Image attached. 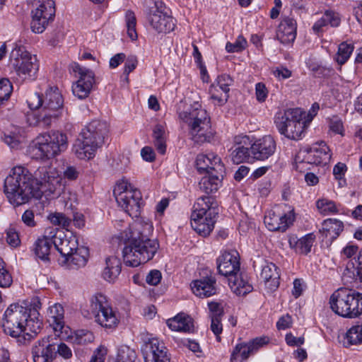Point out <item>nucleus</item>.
<instances>
[{"instance_id":"aec40b11","label":"nucleus","mask_w":362,"mask_h":362,"mask_svg":"<svg viewBox=\"0 0 362 362\" xmlns=\"http://www.w3.org/2000/svg\"><path fill=\"white\" fill-rule=\"evenodd\" d=\"M276 148V141L270 135L259 138L253 143L251 142V154L252 158L256 160L267 159L274 153Z\"/></svg>"},{"instance_id":"4468645a","label":"nucleus","mask_w":362,"mask_h":362,"mask_svg":"<svg viewBox=\"0 0 362 362\" xmlns=\"http://www.w3.org/2000/svg\"><path fill=\"white\" fill-rule=\"evenodd\" d=\"M54 15L55 4L53 0H38L36 8L32 11V30L35 33H43Z\"/></svg>"},{"instance_id":"c756f323","label":"nucleus","mask_w":362,"mask_h":362,"mask_svg":"<svg viewBox=\"0 0 362 362\" xmlns=\"http://www.w3.org/2000/svg\"><path fill=\"white\" fill-rule=\"evenodd\" d=\"M89 255V251L87 247H76L70 256L64 257V259H60L62 264H66L70 269H78L83 267L87 262Z\"/></svg>"},{"instance_id":"bb28decb","label":"nucleus","mask_w":362,"mask_h":362,"mask_svg":"<svg viewBox=\"0 0 362 362\" xmlns=\"http://www.w3.org/2000/svg\"><path fill=\"white\" fill-rule=\"evenodd\" d=\"M54 245L62 255V259L70 256L76 249L78 243L75 237L67 238L63 233H55L53 230Z\"/></svg>"},{"instance_id":"13d9d810","label":"nucleus","mask_w":362,"mask_h":362,"mask_svg":"<svg viewBox=\"0 0 362 362\" xmlns=\"http://www.w3.org/2000/svg\"><path fill=\"white\" fill-rule=\"evenodd\" d=\"M211 319L210 329L216 336L218 341H221L220 334L223 331V325L221 323L222 317H209Z\"/></svg>"},{"instance_id":"dca6fc26","label":"nucleus","mask_w":362,"mask_h":362,"mask_svg":"<svg viewBox=\"0 0 362 362\" xmlns=\"http://www.w3.org/2000/svg\"><path fill=\"white\" fill-rule=\"evenodd\" d=\"M55 341L52 336L39 339L32 349L34 362H52L56 358Z\"/></svg>"},{"instance_id":"49530a36","label":"nucleus","mask_w":362,"mask_h":362,"mask_svg":"<svg viewBox=\"0 0 362 362\" xmlns=\"http://www.w3.org/2000/svg\"><path fill=\"white\" fill-rule=\"evenodd\" d=\"M136 353L129 346H124L119 349L116 358H112L108 362H135Z\"/></svg>"},{"instance_id":"0e129e2a","label":"nucleus","mask_w":362,"mask_h":362,"mask_svg":"<svg viewBox=\"0 0 362 362\" xmlns=\"http://www.w3.org/2000/svg\"><path fill=\"white\" fill-rule=\"evenodd\" d=\"M269 342L267 337H257L250 341L247 344L251 349L252 354L257 351L263 346L266 345Z\"/></svg>"},{"instance_id":"bf43d9fd","label":"nucleus","mask_w":362,"mask_h":362,"mask_svg":"<svg viewBox=\"0 0 362 362\" xmlns=\"http://www.w3.org/2000/svg\"><path fill=\"white\" fill-rule=\"evenodd\" d=\"M13 282V278L10 272L6 269L5 264L0 267V287H9Z\"/></svg>"},{"instance_id":"e433bc0d","label":"nucleus","mask_w":362,"mask_h":362,"mask_svg":"<svg viewBox=\"0 0 362 362\" xmlns=\"http://www.w3.org/2000/svg\"><path fill=\"white\" fill-rule=\"evenodd\" d=\"M203 177L199 182V187L201 191L210 194L218 190L223 174L218 173H210Z\"/></svg>"},{"instance_id":"6e6d98bb","label":"nucleus","mask_w":362,"mask_h":362,"mask_svg":"<svg viewBox=\"0 0 362 362\" xmlns=\"http://www.w3.org/2000/svg\"><path fill=\"white\" fill-rule=\"evenodd\" d=\"M247 40L243 36L240 35L233 43L228 42L226 45V49L228 52H239L245 49Z\"/></svg>"},{"instance_id":"9b49d317","label":"nucleus","mask_w":362,"mask_h":362,"mask_svg":"<svg viewBox=\"0 0 362 362\" xmlns=\"http://www.w3.org/2000/svg\"><path fill=\"white\" fill-rule=\"evenodd\" d=\"M10 66L22 80L33 81L36 78L38 65L37 59L24 47L15 45L10 54Z\"/></svg>"},{"instance_id":"603ef678","label":"nucleus","mask_w":362,"mask_h":362,"mask_svg":"<svg viewBox=\"0 0 362 362\" xmlns=\"http://www.w3.org/2000/svg\"><path fill=\"white\" fill-rule=\"evenodd\" d=\"M93 332L86 329H80L75 332L74 341L76 344L85 345L94 341Z\"/></svg>"},{"instance_id":"f257e3e1","label":"nucleus","mask_w":362,"mask_h":362,"mask_svg":"<svg viewBox=\"0 0 362 362\" xmlns=\"http://www.w3.org/2000/svg\"><path fill=\"white\" fill-rule=\"evenodd\" d=\"M61 186V178L52 166L39 167L35 176L28 168L18 165L13 168L4 180V193L8 202L18 206L33 198L42 197L43 191L54 193Z\"/></svg>"},{"instance_id":"7c9ffc66","label":"nucleus","mask_w":362,"mask_h":362,"mask_svg":"<svg viewBox=\"0 0 362 362\" xmlns=\"http://www.w3.org/2000/svg\"><path fill=\"white\" fill-rule=\"evenodd\" d=\"M315 238L316 237L313 233H308L300 238L292 235L288 237V244L296 253L308 255L311 251Z\"/></svg>"},{"instance_id":"4be33fe9","label":"nucleus","mask_w":362,"mask_h":362,"mask_svg":"<svg viewBox=\"0 0 362 362\" xmlns=\"http://www.w3.org/2000/svg\"><path fill=\"white\" fill-rule=\"evenodd\" d=\"M234 142L235 146L230 154L234 163L248 162L252 158L250 150L251 140L248 136H237L235 137Z\"/></svg>"},{"instance_id":"e2e57ef3","label":"nucleus","mask_w":362,"mask_h":362,"mask_svg":"<svg viewBox=\"0 0 362 362\" xmlns=\"http://www.w3.org/2000/svg\"><path fill=\"white\" fill-rule=\"evenodd\" d=\"M268 90L264 83H257L255 85V96L258 102H264L268 96Z\"/></svg>"},{"instance_id":"7ed1b4c3","label":"nucleus","mask_w":362,"mask_h":362,"mask_svg":"<svg viewBox=\"0 0 362 362\" xmlns=\"http://www.w3.org/2000/svg\"><path fill=\"white\" fill-rule=\"evenodd\" d=\"M41 303L37 297L31 299L24 305L11 304L4 313V331L14 338L29 334V332L37 333L41 327L39 310Z\"/></svg>"},{"instance_id":"c85d7f7f","label":"nucleus","mask_w":362,"mask_h":362,"mask_svg":"<svg viewBox=\"0 0 362 362\" xmlns=\"http://www.w3.org/2000/svg\"><path fill=\"white\" fill-rule=\"evenodd\" d=\"M64 310L62 305L55 303L47 310V322L52 327L55 335L59 337L64 328Z\"/></svg>"},{"instance_id":"09e8293b","label":"nucleus","mask_w":362,"mask_h":362,"mask_svg":"<svg viewBox=\"0 0 362 362\" xmlns=\"http://www.w3.org/2000/svg\"><path fill=\"white\" fill-rule=\"evenodd\" d=\"M21 129H16L15 131L11 132L7 134H4V141L11 148H18L21 142L24 140V136L22 135Z\"/></svg>"},{"instance_id":"cd10ccee","label":"nucleus","mask_w":362,"mask_h":362,"mask_svg":"<svg viewBox=\"0 0 362 362\" xmlns=\"http://www.w3.org/2000/svg\"><path fill=\"white\" fill-rule=\"evenodd\" d=\"M260 277L263 279L265 286L274 291L279 286L280 272L279 269L272 262H265L262 267Z\"/></svg>"},{"instance_id":"a18cd8bd","label":"nucleus","mask_w":362,"mask_h":362,"mask_svg":"<svg viewBox=\"0 0 362 362\" xmlns=\"http://www.w3.org/2000/svg\"><path fill=\"white\" fill-rule=\"evenodd\" d=\"M353 50V45L342 42L339 45L338 52L334 59L339 65H342L349 59Z\"/></svg>"},{"instance_id":"f8f14e48","label":"nucleus","mask_w":362,"mask_h":362,"mask_svg":"<svg viewBox=\"0 0 362 362\" xmlns=\"http://www.w3.org/2000/svg\"><path fill=\"white\" fill-rule=\"evenodd\" d=\"M118 205L130 216L136 217L139 214L141 193L133 189L126 180L118 182L113 190Z\"/></svg>"},{"instance_id":"5701e85b","label":"nucleus","mask_w":362,"mask_h":362,"mask_svg":"<svg viewBox=\"0 0 362 362\" xmlns=\"http://www.w3.org/2000/svg\"><path fill=\"white\" fill-rule=\"evenodd\" d=\"M192 292L200 298H208L217 292L216 280L215 276L206 275L191 283Z\"/></svg>"},{"instance_id":"338daca9","label":"nucleus","mask_w":362,"mask_h":362,"mask_svg":"<svg viewBox=\"0 0 362 362\" xmlns=\"http://www.w3.org/2000/svg\"><path fill=\"white\" fill-rule=\"evenodd\" d=\"M347 167L344 163H338L333 168V175L337 180H339V182L343 180V182H345V180L343 179ZM339 184L341 185V182H339Z\"/></svg>"},{"instance_id":"412c9836","label":"nucleus","mask_w":362,"mask_h":362,"mask_svg":"<svg viewBox=\"0 0 362 362\" xmlns=\"http://www.w3.org/2000/svg\"><path fill=\"white\" fill-rule=\"evenodd\" d=\"M196 165L200 173H225L224 165L221 158L214 153L199 154L196 159Z\"/></svg>"},{"instance_id":"c03bdc74","label":"nucleus","mask_w":362,"mask_h":362,"mask_svg":"<svg viewBox=\"0 0 362 362\" xmlns=\"http://www.w3.org/2000/svg\"><path fill=\"white\" fill-rule=\"evenodd\" d=\"M346 340L349 345L362 344V323H358L350 327L346 333Z\"/></svg>"},{"instance_id":"9d476101","label":"nucleus","mask_w":362,"mask_h":362,"mask_svg":"<svg viewBox=\"0 0 362 362\" xmlns=\"http://www.w3.org/2000/svg\"><path fill=\"white\" fill-rule=\"evenodd\" d=\"M146 13L151 28L158 33H168L175 27V20L161 1L145 0Z\"/></svg>"},{"instance_id":"39448f33","label":"nucleus","mask_w":362,"mask_h":362,"mask_svg":"<svg viewBox=\"0 0 362 362\" xmlns=\"http://www.w3.org/2000/svg\"><path fill=\"white\" fill-rule=\"evenodd\" d=\"M179 117L188 125L195 142L209 141L211 136L210 117L199 102H194L187 111L180 112Z\"/></svg>"},{"instance_id":"f704fd0d","label":"nucleus","mask_w":362,"mask_h":362,"mask_svg":"<svg viewBox=\"0 0 362 362\" xmlns=\"http://www.w3.org/2000/svg\"><path fill=\"white\" fill-rule=\"evenodd\" d=\"M341 22L339 14L332 11H326L322 16L313 25V31L318 34L323 32L324 28L330 25L332 27H337Z\"/></svg>"},{"instance_id":"423d86ee","label":"nucleus","mask_w":362,"mask_h":362,"mask_svg":"<svg viewBox=\"0 0 362 362\" xmlns=\"http://www.w3.org/2000/svg\"><path fill=\"white\" fill-rule=\"evenodd\" d=\"M67 147L66 135L54 131L37 136L30 146V153L37 160L50 159L64 151Z\"/></svg>"},{"instance_id":"72a5a7b5","label":"nucleus","mask_w":362,"mask_h":362,"mask_svg":"<svg viewBox=\"0 0 362 362\" xmlns=\"http://www.w3.org/2000/svg\"><path fill=\"white\" fill-rule=\"evenodd\" d=\"M168 327L176 332H192L194 323L192 319L182 313L178 314L173 318L168 319L166 322Z\"/></svg>"},{"instance_id":"680f3d73","label":"nucleus","mask_w":362,"mask_h":362,"mask_svg":"<svg viewBox=\"0 0 362 362\" xmlns=\"http://www.w3.org/2000/svg\"><path fill=\"white\" fill-rule=\"evenodd\" d=\"M55 352L56 356L59 354L65 359H69L72 356V352L70 348L64 343H58L57 340L55 341Z\"/></svg>"},{"instance_id":"79ce46f5","label":"nucleus","mask_w":362,"mask_h":362,"mask_svg":"<svg viewBox=\"0 0 362 362\" xmlns=\"http://www.w3.org/2000/svg\"><path fill=\"white\" fill-rule=\"evenodd\" d=\"M322 228L325 230L327 235H331L332 238H336L344 229V224L342 221L336 218H327L322 223Z\"/></svg>"},{"instance_id":"774afa93","label":"nucleus","mask_w":362,"mask_h":362,"mask_svg":"<svg viewBox=\"0 0 362 362\" xmlns=\"http://www.w3.org/2000/svg\"><path fill=\"white\" fill-rule=\"evenodd\" d=\"M138 60L136 56H129L124 64V73L128 76L133 70H134L137 66Z\"/></svg>"},{"instance_id":"b1692460","label":"nucleus","mask_w":362,"mask_h":362,"mask_svg":"<svg viewBox=\"0 0 362 362\" xmlns=\"http://www.w3.org/2000/svg\"><path fill=\"white\" fill-rule=\"evenodd\" d=\"M98 148V146L79 134L73 144L72 152L78 159L90 160L95 156Z\"/></svg>"},{"instance_id":"473e14b6","label":"nucleus","mask_w":362,"mask_h":362,"mask_svg":"<svg viewBox=\"0 0 362 362\" xmlns=\"http://www.w3.org/2000/svg\"><path fill=\"white\" fill-rule=\"evenodd\" d=\"M53 229H50L48 235H43L39 238L34 244V252L35 255L42 260L49 259L51 248L54 245Z\"/></svg>"},{"instance_id":"ddd939ff","label":"nucleus","mask_w":362,"mask_h":362,"mask_svg":"<svg viewBox=\"0 0 362 362\" xmlns=\"http://www.w3.org/2000/svg\"><path fill=\"white\" fill-rule=\"evenodd\" d=\"M330 159V150L324 141L314 144L311 147L301 148L296 157V162L316 165H325Z\"/></svg>"},{"instance_id":"ea45409f","label":"nucleus","mask_w":362,"mask_h":362,"mask_svg":"<svg viewBox=\"0 0 362 362\" xmlns=\"http://www.w3.org/2000/svg\"><path fill=\"white\" fill-rule=\"evenodd\" d=\"M165 134V130L163 124H158L154 127L153 130L154 145L158 153L160 154H164L166 151Z\"/></svg>"},{"instance_id":"8fccbe9b","label":"nucleus","mask_w":362,"mask_h":362,"mask_svg":"<svg viewBox=\"0 0 362 362\" xmlns=\"http://www.w3.org/2000/svg\"><path fill=\"white\" fill-rule=\"evenodd\" d=\"M125 22L128 36L132 40L137 39L138 35L136 30V18L133 11L129 10L125 14Z\"/></svg>"},{"instance_id":"20e7f679","label":"nucleus","mask_w":362,"mask_h":362,"mask_svg":"<svg viewBox=\"0 0 362 362\" xmlns=\"http://www.w3.org/2000/svg\"><path fill=\"white\" fill-rule=\"evenodd\" d=\"M31 110L40 108L38 112H31L27 115V122L30 126L48 128L62 115L64 98L57 87H51L44 94H32L27 100Z\"/></svg>"},{"instance_id":"3c124183","label":"nucleus","mask_w":362,"mask_h":362,"mask_svg":"<svg viewBox=\"0 0 362 362\" xmlns=\"http://www.w3.org/2000/svg\"><path fill=\"white\" fill-rule=\"evenodd\" d=\"M316 206L320 213L323 215L337 213L338 210L335 203L333 201L321 199L317 201Z\"/></svg>"},{"instance_id":"a878e982","label":"nucleus","mask_w":362,"mask_h":362,"mask_svg":"<svg viewBox=\"0 0 362 362\" xmlns=\"http://www.w3.org/2000/svg\"><path fill=\"white\" fill-rule=\"evenodd\" d=\"M149 351L145 356V362H170L168 350L163 341L153 338L148 342Z\"/></svg>"},{"instance_id":"2eb2a0df","label":"nucleus","mask_w":362,"mask_h":362,"mask_svg":"<svg viewBox=\"0 0 362 362\" xmlns=\"http://www.w3.org/2000/svg\"><path fill=\"white\" fill-rule=\"evenodd\" d=\"M73 71L78 74V79L72 86V91L74 95L79 99H83L89 95L93 85L95 82L94 73L78 63H73L71 65Z\"/></svg>"},{"instance_id":"864d4df0","label":"nucleus","mask_w":362,"mask_h":362,"mask_svg":"<svg viewBox=\"0 0 362 362\" xmlns=\"http://www.w3.org/2000/svg\"><path fill=\"white\" fill-rule=\"evenodd\" d=\"M233 80L228 74H221L218 76L214 83L221 89L222 92L229 93L230 86L233 85Z\"/></svg>"},{"instance_id":"4d7b16f0","label":"nucleus","mask_w":362,"mask_h":362,"mask_svg":"<svg viewBox=\"0 0 362 362\" xmlns=\"http://www.w3.org/2000/svg\"><path fill=\"white\" fill-rule=\"evenodd\" d=\"M49 220L53 224L63 228L69 227L71 223V219L62 213H55L50 215Z\"/></svg>"},{"instance_id":"0eeeda50","label":"nucleus","mask_w":362,"mask_h":362,"mask_svg":"<svg viewBox=\"0 0 362 362\" xmlns=\"http://www.w3.org/2000/svg\"><path fill=\"white\" fill-rule=\"evenodd\" d=\"M214 199L202 196L197 199L193 206L191 215V226L199 235H209L214 228L218 210L214 206Z\"/></svg>"},{"instance_id":"6e6552de","label":"nucleus","mask_w":362,"mask_h":362,"mask_svg":"<svg viewBox=\"0 0 362 362\" xmlns=\"http://www.w3.org/2000/svg\"><path fill=\"white\" fill-rule=\"evenodd\" d=\"M330 308L336 314L345 318L362 315V293L345 288L335 291L329 298Z\"/></svg>"},{"instance_id":"a19ab883","label":"nucleus","mask_w":362,"mask_h":362,"mask_svg":"<svg viewBox=\"0 0 362 362\" xmlns=\"http://www.w3.org/2000/svg\"><path fill=\"white\" fill-rule=\"evenodd\" d=\"M110 306L111 305L107 298L103 293H95L90 299V309L93 315Z\"/></svg>"},{"instance_id":"5fc2aeb1","label":"nucleus","mask_w":362,"mask_h":362,"mask_svg":"<svg viewBox=\"0 0 362 362\" xmlns=\"http://www.w3.org/2000/svg\"><path fill=\"white\" fill-rule=\"evenodd\" d=\"M12 90V84L8 78L0 80V105L10 98Z\"/></svg>"},{"instance_id":"c9c22d12","label":"nucleus","mask_w":362,"mask_h":362,"mask_svg":"<svg viewBox=\"0 0 362 362\" xmlns=\"http://www.w3.org/2000/svg\"><path fill=\"white\" fill-rule=\"evenodd\" d=\"M121 272V262L116 256H110L105 259V267L103 272V279L113 282Z\"/></svg>"},{"instance_id":"58836bf2","label":"nucleus","mask_w":362,"mask_h":362,"mask_svg":"<svg viewBox=\"0 0 362 362\" xmlns=\"http://www.w3.org/2000/svg\"><path fill=\"white\" fill-rule=\"evenodd\" d=\"M356 261L349 262L343 272L342 279L347 284L358 280L362 281V265H359Z\"/></svg>"},{"instance_id":"4c0bfd02","label":"nucleus","mask_w":362,"mask_h":362,"mask_svg":"<svg viewBox=\"0 0 362 362\" xmlns=\"http://www.w3.org/2000/svg\"><path fill=\"white\" fill-rule=\"evenodd\" d=\"M94 317L95 322L106 328L115 327L119 322L118 317L112 306L99 312Z\"/></svg>"},{"instance_id":"a211bd4d","label":"nucleus","mask_w":362,"mask_h":362,"mask_svg":"<svg viewBox=\"0 0 362 362\" xmlns=\"http://www.w3.org/2000/svg\"><path fill=\"white\" fill-rule=\"evenodd\" d=\"M216 262L219 274L228 279L240 272V256L235 250L224 251Z\"/></svg>"},{"instance_id":"2f4dec72","label":"nucleus","mask_w":362,"mask_h":362,"mask_svg":"<svg viewBox=\"0 0 362 362\" xmlns=\"http://www.w3.org/2000/svg\"><path fill=\"white\" fill-rule=\"evenodd\" d=\"M228 285L231 290L238 296H244L252 290L245 274L235 273L228 279Z\"/></svg>"},{"instance_id":"052dcab7","label":"nucleus","mask_w":362,"mask_h":362,"mask_svg":"<svg viewBox=\"0 0 362 362\" xmlns=\"http://www.w3.org/2000/svg\"><path fill=\"white\" fill-rule=\"evenodd\" d=\"M6 240L10 246L13 247L20 245L21 240L19 235L15 228H9L6 230Z\"/></svg>"},{"instance_id":"f03ea898","label":"nucleus","mask_w":362,"mask_h":362,"mask_svg":"<svg viewBox=\"0 0 362 362\" xmlns=\"http://www.w3.org/2000/svg\"><path fill=\"white\" fill-rule=\"evenodd\" d=\"M153 230L151 222L138 220L122 234L125 245L122 255L126 265L136 267L154 257L159 244L156 240L148 238Z\"/></svg>"},{"instance_id":"1a4fd4ad","label":"nucleus","mask_w":362,"mask_h":362,"mask_svg":"<svg viewBox=\"0 0 362 362\" xmlns=\"http://www.w3.org/2000/svg\"><path fill=\"white\" fill-rule=\"evenodd\" d=\"M274 122L281 134L293 140L301 139L309 125L305 120V112L300 108L278 112Z\"/></svg>"},{"instance_id":"f3484780","label":"nucleus","mask_w":362,"mask_h":362,"mask_svg":"<svg viewBox=\"0 0 362 362\" xmlns=\"http://www.w3.org/2000/svg\"><path fill=\"white\" fill-rule=\"evenodd\" d=\"M109 132L107 122L100 120H93L85 128H83L81 134L85 139L93 142L95 146L101 148L107 139Z\"/></svg>"},{"instance_id":"6ab92c4d","label":"nucleus","mask_w":362,"mask_h":362,"mask_svg":"<svg viewBox=\"0 0 362 362\" xmlns=\"http://www.w3.org/2000/svg\"><path fill=\"white\" fill-rule=\"evenodd\" d=\"M295 220L293 209L284 214H276L269 211L264 216V222L267 228L271 231L284 232Z\"/></svg>"},{"instance_id":"393cba45","label":"nucleus","mask_w":362,"mask_h":362,"mask_svg":"<svg viewBox=\"0 0 362 362\" xmlns=\"http://www.w3.org/2000/svg\"><path fill=\"white\" fill-rule=\"evenodd\" d=\"M297 23L296 20L290 17H284L278 27L277 39L281 43L290 45L296 37Z\"/></svg>"},{"instance_id":"69168bd1","label":"nucleus","mask_w":362,"mask_h":362,"mask_svg":"<svg viewBox=\"0 0 362 362\" xmlns=\"http://www.w3.org/2000/svg\"><path fill=\"white\" fill-rule=\"evenodd\" d=\"M162 279V275L160 271L153 269L151 270L146 276V281L148 284L152 286L158 285Z\"/></svg>"},{"instance_id":"37998d69","label":"nucleus","mask_w":362,"mask_h":362,"mask_svg":"<svg viewBox=\"0 0 362 362\" xmlns=\"http://www.w3.org/2000/svg\"><path fill=\"white\" fill-rule=\"evenodd\" d=\"M251 354V349L247 343L238 344L231 354L230 362H242L247 359Z\"/></svg>"},{"instance_id":"de8ad7c7","label":"nucleus","mask_w":362,"mask_h":362,"mask_svg":"<svg viewBox=\"0 0 362 362\" xmlns=\"http://www.w3.org/2000/svg\"><path fill=\"white\" fill-rule=\"evenodd\" d=\"M209 93L210 94V99L215 105H223L229 98V94L222 92L215 83L211 85Z\"/></svg>"}]
</instances>
